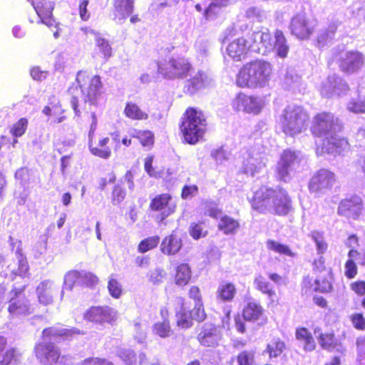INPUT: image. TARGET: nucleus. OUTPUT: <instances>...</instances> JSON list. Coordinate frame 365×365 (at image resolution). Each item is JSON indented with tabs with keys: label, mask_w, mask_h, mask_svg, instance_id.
I'll list each match as a JSON object with an SVG mask.
<instances>
[{
	"label": "nucleus",
	"mask_w": 365,
	"mask_h": 365,
	"mask_svg": "<svg viewBox=\"0 0 365 365\" xmlns=\"http://www.w3.org/2000/svg\"><path fill=\"white\" fill-rule=\"evenodd\" d=\"M81 278V272L77 270H71L66 273L64 276V282L61 294L62 299L64 294V289L71 290L76 282H79Z\"/></svg>",
	"instance_id": "obj_41"
},
{
	"label": "nucleus",
	"mask_w": 365,
	"mask_h": 365,
	"mask_svg": "<svg viewBox=\"0 0 365 365\" xmlns=\"http://www.w3.org/2000/svg\"><path fill=\"white\" fill-rule=\"evenodd\" d=\"M168 314L167 310H161V315L163 317L162 322H158L154 324L153 327V331L160 336L161 338L168 337L171 332L169 321L166 319Z\"/></svg>",
	"instance_id": "obj_35"
},
{
	"label": "nucleus",
	"mask_w": 365,
	"mask_h": 365,
	"mask_svg": "<svg viewBox=\"0 0 365 365\" xmlns=\"http://www.w3.org/2000/svg\"><path fill=\"white\" fill-rule=\"evenodd\" d=\"M242 170L244 173L255 175L259 173L266 164L265 155L259 150L251 148L242 154Z\"/></svg>",
	"instance_id": "obj_14"
},
{
	"label": "nucleus",
	"mask_w": 365,
	"mask_h": 365,
	"mask_svg": "<svg viewBox=\"0 0 365 365\" xmlns=\"http://www.w3.org/2000/svg\"><path fill=\"white\" fill-rule=\"evenodd\" d=\"M108 289L110 294L115 299L120 298L123 292L121 284L113 277L109 278Z\"/></svg>",
	"instance_id": "obj_52"
},
{
	"label": "nucleus",
	"mask_w": 365,
	"mask_h": 365,
	"mask_svg": "<svg viewBox=\"0 0 365 365\" xmlns=\"http://www.w3.org/2000/svg\"><path fill=\"white\" fill-rule=\"evenodd\" d=\"M98 278L96 275L89 272L81 271V278L79 279V283L85 284L86 286H92L96 284Z\"/></svg>",
	"instance_id": "obj_63"
},
{
	"label": "nucleus",
	"mask_w": 365,
	"mask_h": 365,
	"mask_svg": "<svg viewBox=\"0 0 365 365\" xmlns=\"http://www.w3.org/2000/svg\"><path fill=\"white\" fill-rule=\"evenodd\" d=\"M117 354L125 365H136V356L130 349L120 348Z\"/></svg>",
	"instance_id": "obj_48"
},
{
	"label": "nucleus",
	"mask_w": 365,
	"mask_h": 365,
	"mask_svg": "<svg viewBox=\"0 0 365 365\" xmlns=\"http://www.w3.org/2000/svg\"><path fill=\"white\" fill-rule=\"evenodd\" d=\"M126 192L120 185L114 186L112 192V202L113 205L120 203L125 197Z\"/></svg>",
	"instance_id": "obj_60"
},
{
	"label": "nucleus",
	"mask_w": 365,
	"mask_h": 365,
	"mask_svg": "<svg viewBox=\"0 0 365 365\" xmlns=\"http://www.w3.org/2000/svg\"><path fill=\"white\" fill-rule=\"evenodd\" d=\"M84 333L76 328H64L61 326L44 329L42 336L44 341L38 343L35 346V354L42 365H55L59 357L60 351L57 346L46 340L71 339L77 335Z\"/></svg>",
	"instance_id": "obj_1"
},
{
	"label": "nucleus",
	"mask_w": 365,
	"mask_h": 365,
	"mask_svg": "<svg viewBox=\"0 0 365 365\" xmlns=\"http://www.w3.org/2000/svg\"><path fill=\"white\" fill-rule=\"evenodd\" d=\"M8 310L10 314L14 315H26L30 313L28 301L25 298L14 299L12 297Z\"/></svg>",
	"instance_id": "obj_31"
},
{
	"label": "nucleus",
	"mask_w": 365,
	"mask_h": 365,
	"mask_svg": "<svg viewBox=\"0 0 365 365\" xmlns=\"http://www.w3.org/2000/svg\"><path fill=\"white\" fill-rule=\"evenodd\" d=\"M206 126V119L203 113L190 108L185 113L180 129L185 140L190 144H195L202 138Z\"/></svg>",
	"instance_id": "obj_7"
},
{
	"label": "nucleus",
	"mask_w": 365,
	"mask_h": 365,
	"mask_svg": "<svg viewBox=\"0 0 365 365\" xmlns=\"http://www.w3.org/2000/svg\"><path fill=\"white\" fill-rule=\"evenodd\" d=\"M32 5L35 9L38 17V23L43 24L48 27L54 25L52 11L54 8V4L46 0H32Z\"/></svg>",
	"instance_id": "obj_21"
},
{
	"label": "nucleus",
	"mask_w": 365,
	"mask_h": 365,
	"mask_svg": "<svg viewBox=\"0 0 365 365\" xmlns=\"http://www.w3.org/2000/svg\"><path fill=\"white\" fill-rule=\"evenodd\" d=\"M192 319L197 322H202L206 318V314L203 308L202 302H196L192 310L190 312Z\"/></svg>",
	"instance_id": "obj_58"
},
{
	"label": "nucleus",
	"mask_w": 365,
	"mask_h": 365,
	"mask_svg": "<svg viewBox=\"0 0 365 365\" xmlns=\"http://www.w3.org/2000/svg\"><path fill=\"white\" fill-rule=\"evenodd\" d=\"M21 353L14 348L9 349L3 355V359L0 361L1 365H16L21 359Z\"/></svg>",
	"instance_id": "obj_43"
},
{
	"label": "nucleus",
	"mask_w": 365,
	"mask_h": 365,
	"mask_svg": "<svg viewBox=\"0 0 365 365\" xmlns=\"http://www.w3.org/2000/svg\"><path fill=\"white\" fill-rule=\"evenodd\" d=\"M290 29L299 38H306L312 32L314 26L308 21L304 14H298L291 21Z\"/></svg>",
	"instance_id": "obj_22"
},
{
	"label": "nucleus",
	"mask_w": 365,
	"mask_h": 365,
	"mask_svg": "<svg viewBox=\"0 0 365 365\" xmlns=\"http://www.w3.org/2000/svg\"><path fill=\"white\" fill-rule=\"evenodd\" d=\"M114 19L122 24L133 11L134 0H114Z\"/></svg>",
	"instance_id": "obj_26"
},
{
	"label": "nucleus",
	"mask_w": 365,
	"mask_h": 365,
	"mask_svg": "<svg viewBox=\"0 0 365 365\" xmlns=\"http://www.w3.org/2000/svg\"><path fill=\"white\" fill-rule=\"evenodd\" d=\"M267 246L269 250L279 254L284 255L287 256H292L293 255L288 246L274 240H268L267 242Z\"/></svg>",
	"instance_id": "obj_49"
},
{
	"label": "nucleus",
	"mask_w": 365,
	"mask_h": 365,
	"mask_svg": "<svg viewBox=\"0 0 365 365\" xmlns=\"http://www.w3.org/2000/svg\"><path fill=\"white\" fill-rule=\"evenodd\" d=\"M83 317L96 324H110L115 320L117 312L109 307H92L85 312Z\"/></svg>",
	"instance_id": "obj_17"
},
{
	"label": "nucleus",
	"mask_w": 365,
	"mask_h": 365,
	"mask_svg": "<svg viewBox=\"0 0 365 365\" xmlns=\"http://www.w3.org/2000/svg\"><path fill=\"white\" fill-rule=\"evenodd\" d=\"M336 181L335 175L327 169H321L312 177L309 189L317 195L324 194L330 190Z\"/></svg>",
	"instance_id": "obj_13"
},
{
	"label": "nucleus",
	"mask_w": 365,
	"mask_h": 365,
	"mask_svg": "<svg viewBox=\"0 0 365 365\" xmlns=\"http://www.w3.org/2000/svg\"><path fill=\"white\" fill-rule=\"evenodd\" d=\"M81 365H113V364L105 359L93 357L86 359L82 361Z\"/></svg>",
	"instance_id": "obj_64"
},
{
	"label": "nucleus",
	"mask_w": 365,
	"mask_h": 365,
	"mask_svg": "<svg viewBox=\"0 0 365 365\" xmlns=\"http://www.w3.org/2000/svg\"><path fill=\"white\" fill-rule=\"evenodd\" d=\"M177 324L182 329H187L192 325V318L190 312L184 307H181L180 311L176 313Z\"/></svg>",
	"instance_id": "obj_45"
},
{
	"label": "nucleus",
	"mask_w": 365,
	"mask_h": 365,
	"mask_svg": "<svg viewBox=\"0 0 365 365\" xmlns=\"http://www.w3.org/2000/svg\"><path fill=\"white\" fill-rule=\"evenodd\" d=\"M364 64V56L358 51H347L341 55L339 67L344 72L353 73Z\"/></svg>",
	"instance_id": "obj_20"
},
{
	"label": "nucleus",
	"mask_w": 365,
	"mask_h": 365,
	"mask_svg": "<svg viewBox=\"0 0 365 365\" xmlns=\"http://www.w3.org/2000/svg\"><path fill=\"white\" fill-rule=\"evenodd\" d=\"M341 127L339 120L332 113L323 112L314 118L312 131L315 135L329 137L340 131Z\"/></svg>",
	"instance_id": "obj_11"
},
{
	"label": "nucleus",
	"mask_w": 365,
	"mask_h": 365,
	"mask_svg": "<svg viewBox=\"0 0 365 365\" xmlns=\"http://www.w3.org/2000/svg\"><path fill=\"white\" fill-rule=\"evenodd\" d=\"M236 294V287L234 284L230 282H222L220 284L216 297L218 300L222 302H231Z\"/></svg>",
	"instance_id": "obj_30"
},
{
	"label": "nucleus",
	"mask_w": 365,
	"mask_h": 365,
	"mask_svg": "<svg viewBox=\"0 0 365 365\" xmlns=\"http://www.w3.org/2000/svg\"><path fill=\"white\" fill-rule=\"evenodd\" d=\"M190 235L195 240L205 237L207 235V230L204 229L202 223H192L190 227Z\"/></svg>",
	"instance_id": "obj_62"
},
{
	"label": "nucleus",
	"mask_w": 365,
	"mask_h": 365,
	"mask_svg": "<svg viewBox=\"0 0 365 365\" xmlns=\"http://www.w3.org/2000/svg\"><path fill=\"white\" fill-rule=\"evenodd\" d=\"M311 237L316 245L317 253L319 255L324 254L327 251L328 245L323 234L317 231H314L311 234Z\"/></svg>",
	"instance_id": "obj_47"
},
{
	"label": "nucleus",
	"mask_w": 365,
	"mask_h": 365,
	"mask_svg": "<svg viewBox=\"0 0 365 365\" xmlns=\"http://www.w3.org/2000/svg\"><path fill=\"white\" fill-rule=\"evenodd\" d=\"M240 228V222L234 218L223 215L218 222V229L225 235L235 234Z\"/></svg>",
	"instance_id": "obj_32"
},
{
	"label": "nucleus",
	"mask_w": 365,
	"mask_h": 365,
	"mask_svg": "<svg viewBox=\"0 0 365 365\" xmlns=\"http://www.w3.org/2000/svg\"><path fill=\"white\" fill-rule=\"evenodd\" d=\"M56 290V287L53 282L51 280L41 282L36 287L38 302L44 305L51 304L53 302V297Z\"/></svg>",
	"instance_id": "obj_27"
},
{
	"label": "nucleus",
	"mask_w": 365,
	"mask_h": 365,
	"mask_svg": "<svg viewBox=\"0 0 365 365\" xmlns=\"http://www.w3.org/2000/svg\"><path fill=\"white\" fill-rule=\"evenodd\" d=\"M208 84V78L205 73L198 71L186 81V91L193 94Z\"/></svg>",
	"instance_id": "obj_28"
},
{
	"label": "nucleus",
	"mask_w": 365,
	"mask_h": 365,
	"mask_svg": "<svg viewBox=\"0 0 365 365\" xmlns=\"http://www.w3.org/2000/svg\"><path fill=\"white\" fill-rule=\"evenodd\" d=\"M28 125L27 119L22 118L15 124L11 130V134L15 137H20L24 134Z\"/></svg>",
	"instance_id": "obj_56"
},
{
	"label": "nucleus",
	"mask_w": 365,
	"mask_h": 365,
	"mask_svg": "<svg viewBox=\"0 0 365 365\" xmlns=\"http://www.w3.org/2000/svg\"><path fill=\"white\" fill-rule=\"evenodd\" d=\"M182 247V240L175 232L163 240L160 249L163 253L168 255H175Z\"/></svg>",
	"instance_id": "obj_29"
},
{
	"label": "nucleus",
	"mask_w": 365,
	"mask_h": 365,
	"mask_svg": "<svg viewBox=\"0 0 365 365\" xmlns=\"http://www.w3.org/2000/svg\"><path fill=\"white\" fill-rule=\"evenodd\" d=\"M348 111L359 114H365V96H359L356 98H351L346 105Z\"/></svg>",
	"instance_id": "obj_42"
},
{
	"label": "nucleus",
	"mask_w": 365,
	"mask_h": 365,
	"mask_svg": "<svg viewBox=\"0 0 365 365\" xmlns=\"http://www.w3.org/2000/svg\"><path fill=\"white\" fill-rule=\"evenodd\" d=\"M232 106L234 110L237 111L257 115L263 108L264 103L260 97L247 96L243 93H240L233 99Z\"/></svg>",
	"instance_id": "obj_12"
},
{
	"label": "nucleus",
	"mask_w": 365,
	"mask_h": 365,
	"mask_svg": "<svg viewBox=\"0 0 365 365\" xmlns=\"http://www.w3.org/2000/svg\"><path fill=\"white\" fill-rule=\"evenodd\" d=\"M283 84L287 89H290L293 91H300L301 78L294 70H288L285 74Z\"/></svg>",
	"instance_id": "obj_40"
},
{
	"label": "nucleus",
	"mask_w": 365,
	"mask_h": 365,
	"mask_svg": "<svg viewBox=\"0 0 365 365\" xmlns=\"http://www.w3.org/2000/svg\"><path fill=\"white\" fill-rule=\"evenodd\" d=\"M133 336L138 343L143 342L146 338L145 324L139 319L133 324Z\"/></svg>",
	"instance_id": "obj_50"
},
{
	"label": "nucleus",
	"mask_w": 365,
	"mask_h": 365,
	"mask_svg": "<svg viewBox=\"0 0 365 365\" xmlns=\"http://www.w3.org/2000/svg\"><path fill=\"white\" fill-rule=\"evenodd\" d=\"M251 38L255 43H259V46L254 47V49L258 50V53L262 55L274 51L277 56L282 58L287 56L289 47L281 31L277 30L273 38L269 32L255 31L252 34Z\"/></svg>",
	"instance_id": "obj_6"
},
{
	"label": "nucleus",
	"mask_w": 365,
	"mask_h": 365,
	"mask_svg": "<svg viewBox=\"0 0 365 365\" xmlns=\"http://www.w3.org/2000/svg\"><path fill=\"white\" fill-rule=\"evenodd\" d=\"M165 275L166 272L163 269L155 268L150 272L149 280L153 284H159L163 282Z\"/></svg>",
	"instance_id": "obj_59"
},
{
	"label": "nucleus",
	"mask_w": 365,
	"mask_h": 365,
	"mask_svg": "<svg viewBox=\"0 0 365 365\" xmlns=\"http://www.w3.org/2000/svg\"><path fill=\"white\" fill-rule=\"evenodd\" d=\"M336 29L337 25L333 23L329 26L327 29L321 31L317 38L319 46H324L332 40Z\"/></svg>",
	"instance_id": "obj_44"
},
{
	"label": "nucleus",
	"mask_w": 365,
	"mask_h": 365,
	"mask_svg": "<svg viewBox=\"0 0 365 365\" xmlns=\"http://www.w3.org/2000/svg\"><path fill=\"white\" fill-rule=\"evenodd\" d=\"M312 288L316 292H328L331 289V284L327 279H316Z\"/></svg>",
	"instance_id": "obj_61"
},
{
	"label": "nucleus",
	"mask_w": 365,
	"mask_h": 365,
	"mask_svg": "<svg viewBox=\"0 0 365 365\" xmlns=\"http://www.w3.org/2000/svg\"><path fill=\"white\" fill-rule=\"evenodd\" d=\"M210 45L208 41L199 38L195 43V48L200 57L207 56L210 51Z\"/></svg>",
	"instance_id": "obj_55"
},
{
	"label": "nucleus",
	"mask_w": 365,
	"mask_h": 365,
	"mask_svg": "<svg viewBox=\"0 0 365 365\" xmlns=\"http://www.w3.org/2000/svg\"><path fill=\"white\" fill-rule=\"evenodd\" d=\"M252 44L244 38H237L232 41L227 46V54L234 61H241L245 60L250 51H257L254 47L259 46L258 43H255L250 38Z\"/></svg>",
	"instance_id": "obj_15"
},
{
	"label": "nucleus",
	"mask_w": 365,
	"mask_h": 365,
	"mask_svg": "<svg viewBox=\"0 0 365 365\" xmlns=\"http://www.w3.org/2000/svg\"><path fill=\"white\" fill-rule=\"evenodd\" d=\"M237 365H252L254 363V354L252 351H244L236 357Z\"/></svg>",
	"instance_id": "obj_57"
},
{
	"label": "nucleus",
	"mask_w": 365,
	"mask_h": 365,
	"mask_svg": "<svg viewBox=\"0 0 365 365\" xmlns=\"http://www.w3.org/2000/svg\"><path fill=\"white\" fill-rule=\"evenodd\" d=\"M96 44L100 52L103 55L104 58H108L111 56L112 48L107 40L101 36L98 37Z\"/></svg>",
	"instance_id": "obj_53"
},
{
	"label": "nucleus",
	"mask_w": 365,
	"mask_h": 365,
	"mask_svg": "<svg viewBox=\"0 0 365 365\" xmlns=\"http://www.w3.org/2000/svg\"><path fill=\"white\" fill-rule=\"evenodd\" d=\"M101 88L102 83L99 76H89L84 71H79L77 73L76 82L68 89L69 93L73 96L71 105L76 115L80 113L77 109L78 88L85 102L96 105L101 98Z\"/></svg>",
	"instance_id": "obj_4"
},
{
	"label": "nucleus",
	"mask_w": 365,
	"mask_h": 365,
	"mask_svg": "<svg viewBox=\"0 0 365 365\" xmlns=\"http://www.w3.org/2000/svg\"><path fill=\"white\" fill-rule=\"evenodd\" d=\"M158 73L168 80L183 79L192 67L189 60L181 56H172L157 62Z\"/></svg>",
	"instance_id": "obj_8"
},
{
	"label": "nucleus",
	"mask_w": 365,
	"mask_h": 365,
	"mask_svg": "<svg viewBox=\"0 0 365 365\" xmlns=\"http://www.w3.org/2000/svg\"><path fill=\"white\" fill-rule=\"evenodd\" d=\"M262 314V307L255 302H248L243 309V317L247 321L257 320Z\"/></svg>",
	"instance_id": "obj_34"
},
{
	"label": "nucleus",
	"mask_w": 365,
	"mask_h": 365,
	"mask_svg": "<svg viewBox=\"0 0 365 365\" xmlns=\"http://www.w3.org/2000/svg\"><path fill=\"white\" fill-rule=\"evenodd\" d=\"M222 7L217 3H211L204 11L205 18L209 21L215 19L220 14Z\"/></svg>",
	"instance_id": "obj_54"
},
{
	"label": "nucleus",
	"mask_w": 365,
	"mask_h": 365,
	"mask_svg": "<svg viewBox=\"0 0 365 365\" xmlns=\"http://www.w3.org/2000/svg\"><path fill=\"white\" fill-rule=\"evenodd\" d=\"M309 120V116L302 106L292 104L282 111L278 125L285 135L295 136L307 129Z\"/></svg>",
	"instance_id": "obj_5"
},
{
	"label": "nucleus",
	"mask_w": 365,
	"mask_h": 365,
	"mask_svg": "<svg viewBox=\"0 0 365 365\" xmlns=\"http://www.w3.org/2000/svg\"><path fill=\"white\" fill-rule=\"evenodd\" d=\"M252 206L259 212L268 211L279 215L288 214L292 208L291 200L284 190L266 186L261 187L255 192Z\"/></svg>",
	"instance_id": "obj_2"
},
{
	"label": "nucleus",
	"mask_w": 365,
	"mask_h": 365,
	"mask_svg": "<svg viewBox=\"0 0 365 365\" xmlns=\"http://www.w3.org/2000/svg\"><path fill=\"white\" fill-rule=\"evenodd\" d=\"M153 210L162 212V220L173 214L176 208V204L170 194L165 193L157 195L150 203Z\"/></svg>",
	"instance_id": "obj_23"
},
{
	"label": "nucleus",
	"mask_w": 365,
	"mask_h": 365,
	"mask_svg": "<svg viewBox=\"0 0 365 365\" xmlns=\"http://www.w3.org/2000/svg\"><path fill=\"white\" fill-rule=\"evenodd\" d=\"M160 242L158 236H152L142 240L138 247V250L140 253H145L157 247Z\"/></svg>",
	"instance_id": "obj_46"
},
{
	"label": "nucleus",
	"mask_w": 365,
	"mask_h": 365,
	"mask_svg": "<svg viewBox=\"0 0 365 365\" xmlns=\"http://www.w3.org/2000/svg\"><path fill=\"white\" fill-rule=\"evenodd\" d=\"M230 312L222 319V324L205 323L200 329L197 339L204 347L215 348L220 345L222 339V329H230Z\"/></svg>",
	"instance_id": "obj_9"
},
{
	"label": "nucleus",
	"mask_w": 365,
	"mask_h": 365,
	"mask_svg": "<svg viewBox=\"0 0 365 365\" xmlns=\"http://www.w3.org/2000/svg\"><path fill=\"white\" fill-rule=\"evenodd\" d=\"M16 258L18 263L9 264L7 268L1 272L2 276L13 280L16 276L24 277L26 274L29 265L26 257L19 250L16 251Z\"/></svg>",
	"instance_id": "obj_24"
},
{
	"label": "nucleus",
	"mask_w": 365,
	"mask_h": 365,
	"mask_svg": "<svg viewBox=\"0 0 365 365\" xmlns=\"http://www.w3.org/2000/svg\"><path fill=\"white\" fill-rule=\"evenodd\" d=\"M349 150L350 144L347 139L344 138H339L336 133H334L325 138L321 149L317 148V153L320 155L328 153L336 155L347 153Z\"/></svg>",
	"instance_id": "obj_16"
},
{
	"label": "nucleus",
	"mask_w": 365,
	"mask_h": 365,
	"mask_svg": "<svg viewBox=\"0 0 365 365\" xmlns=\"http://www.w3.org/2000/svg\"><path fill=\"white\" fill-rule=\"evenodd\" d=\"M362 207L361 198L355 195L344 199L340 202L338 213L349 218L356 219L360 215Z\"/></svg>",
	"instance_id": "obj_19"
},
{
	"label": "nucleus",
	"mask_w": 365,
	"mask_h": 365,
	"mask_svg": "<svg viewBox=\"0 0 365 365\" xmlns=\"http://www.w3.org/2000/svg\"><path fill=\"white\" fill-rule=\"evenodd\" d=\"M284 349V344L283 341L274 340L267 345V351L269 352V356L272 358L279 356L282 353Z\"/></svg>",
	"instance_id": "obj_51"
},
{
	"label": "nucleus",
	"mask_w": 365,
	"mask_h": 365,
	"mask_svg": "<svg viewBox=\"0 0 365 365\" xmlns=\"http://www.w3.org/2000/svg\"><path fill=\"white\" fill-rule=\"evenodd\" d=\"M302 160L303 156L299 151L291 149L284 150L276 165L277 178L284 182L289 181L299 168Z\"/></svg>",
	"instance_id": "obj_10"
},
{
	"label": "nucleus",
	"mask_w": 365,
	"mask_h": 365,
	"mask_svg": "<svg viewBox=\"0 0 365 365\" xmlns=\"http://www.w3.org/2000/svg\"><path fill=\"white\" fill-rule=\"evenodd\" d=\"M191 277L190 268L187 264H181L176 269L175 284L178 286L186 285Z\"/></svg>",
	"instance_id": "obj_39"
},
{
	"label": "nucleus",
	"mask_w": 365,
	"mask_h": 365,
	"mask_svg": "<svg viewBox=\"0 0 365 365\" xmlns=\"http://www.w3.org/2000/svg\"><path fill=\"white\" fill-rule=\"evenodd\" d=\"M109 141V138H104L101 139L98 142L99 147H94L91 143L89 145V148L91 153L103 159L109 158L111 155V150L109 147L107 146Z\"/></svg>",
	"instance_id": "obj_37"
},
{
	"label": "nucleus",
	"mask_w": 365,
	"mask_h": 365,
	"mask_svg": "<svg viewBox=\"0 0 365 365\" xmlns=\"http://www.w3.org/2000/svg\"><path fill=\"white\" fill-rule=\"evenodd\" d=\"M314 333L322 348L329 351L336 350L340 353H344L345 351V348L341 344L338 343L333 334H324L321 331V329L319 327L314 329Z\"/></svg>",
	"instance_id": "obj_25"
},
{
	"label": "nucleus",
	"mask_w": 365,
	"mask_h": 365,
	"mask_svg": "<svg viewBox=\"0 0 365 365\" xmlns=\"http://www.w3.org/2000/svg\"><path fill=\"white\" fill-rule=\"evenodd\" d=\"M296 337L298 340L304 342L305 351H311L315 349V341L311 333L305 328H299L296 331Z\"/></svg>",
	"instance_id": "obj_38"
},
{
	"label": "nucleus",
	"mask_w": 365,
	"mask_h": 365,
	"mask_svg": "<svg viewBox=\"0 0 365 365\" xmlns=\"http://www.w3.org/2000/svg\"><path fill=\"white\" fill-rule=\"evenodd\" d=\"M123 113L127 118L132 120H143L148 118V113L133 102L126 103Z\"/></svg>",
	"instance_id": "obj_33"
},
{
	"label": "nucleus",
	"mask_w": 365,
	"mask_h": 365,
	"mask_svg": "<svg viewBox=\"0 0 365 365\" xmlns=\"http://www.w3.org/2000/svg\"><path fill=\"white\" fill-rule=\"evenodd\" d=\"M349 91V86L340 77L336 75L329 76L321 86V94L327 97L334 96H340L346 94Z\"/></svg>",
	"instance_id": "obj_18"
},
{
	"label": "nucleus",
	"mask_w": 365,
	"mask_h": 365,
	"mask_svg": "<svg viewBox=\"0 0 365 365\" xmlns=\"http://www.w3.org/2000/svg\"><path fill=\"white\" fill-rule=\"evenodd\" d=\"M254 285L257 290L267 295L270 300L274 301L276 292L272 284L264 277L260 274L257 275L254 280Z\"/></svg>",
	"instance_id": "obj_36"
},
{
	"label": "nucleus",
	"mask_w": 365,
	"mask_h": 365,
	"mask_svg": "<svg viewBox=\"0 0 365 365\" xmlns=\"http://www.w3.org/2000/svg\"><path fill=\"white\" fill-rule=\"evenodd\" d=\"M273 71L272 65L266 61L256 60L246 63L240 70L236 83L242 88H264L269 85Z\"/></svg>",
	"instance_id": "obj_3"
}]
</instances>
